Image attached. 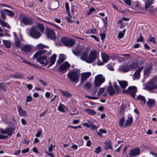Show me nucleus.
Here are the masks:
<instances>
[{"instance_id": "f257e3e1", "label": "nucleus", "mask_w": 157, "mask_h": 157, "mask_svg": "<svg viewBox=\"0 0 157 157\" xmlns=\"http://www.w3.org/2000/svg\"><path fill=\"white\" fill-rule=\"evenodd\" d=\"M90 50V48H86L84 50L80 57V59L87 63H91L98 58V53L95 50L91 51L88 57Z\"/></svg>"}, {"instance_id": "f03ea898", "label": "nucleus", "mask_w": 157, "mask_h": 157, "mask_svg": "<svg viewBox=\"0 0 157 157\" xmlns=\"http://www.w3.org/2000/svg\"><path fill=\"white\" fill-rule=\"evenodd\" d=\"M57 55L56 54H53L50 58V60L48 59L46 56H42L39 57L36 59V61L39 62L40 64L43 65L44 66L48 65V67H50L55 63Z\"/></svg>"}, {"instance_id": "7ed1b4c3", "label": "nucleus", "mask_w": 157, "mask_h": 157, "mask_svg": "<svg viewBox=\"0 0 157 157\" xmlns=\"http://www.w3.org/2000/svg\"><path fill=\"white\" fill-rule=\"evenodd\" d=\"M44 28L43 25L38 23L36 26H33L30 29L29 33L30 36L35 38H38L41 36V33H43Z\"/></svg>"}, {"instance_id": "20e7f679", "label": "nucleus", "mask_w": 157, "mask_h": 157, "mask_svg": "<svg viewBox=\"0 0 157 157\" xmlns=\"http://www.w3.org/2000/svg\"><path fill=\"white\" fill-rule=\"evenodd\" d=\"M70 81L72 82L77 83L79 82L80 73L78 71L74 69L70 71L67 74Z\"/></svg>"}, {"instance_id": "39448f33", "label": "nucleus", "mask_w": 157, "mask_h": 157, "mask_svg": "<svg viewBox=\"0 0 157 157\" xmlns=\"http://www.w3.org/2000/svg\"><path fill=\"white\" fill-rule=\"evenodd\" d=\"M157 78L155 77L151 79L145 86V89L148 90H152L157 88Z\"/></svg>"}, {"instance_id": "423d86ee", "label": "nucleus", "mask_w": 157, "mask_h": 157, "mask_svg": "<svg viewBox=\"0 0 157 157\" xmlns=\"http://www.w3.org/2000/svg\"><path fill=\"white\" fill-rule=\"evenodd\" d=\"M137 91V87L134 86H129L126 90L123 91V93H126L130 95L134 98H135L136 94Z\"/></svg>"}, {"instance_id": "0eeeda50", "label": "nucleus", "mask_w": 157, "mask_h": 157, "mask_svg": "<svg viewBox=\"0 0 157 157\" xmlns=\"http://www.w3.org/2000/svg\"><path fill=\"white\" fill-rule=\"evenodd\" d=\"M105 78L104 76L101 75H99L95 78V84L97 86H99L105 82Z\"/></svg>"}, {"instance_id": "6e6552de", "label": "nucleus", "mask_w": 157, "mask_h": 157, "mask_svg": "<svg viewBox=\"0 0 157 157\" xmlns=\"http://www.w3.org/2000/svg\"><path fill=\"white\" fill-rule=\"evenodd\" d=\"M61 41L65 46H72L75 43V41L72 39H68L66 37H63L61 39Z\"/></svg>"}, {"instance_id": "1a4fd4ad", "label": "nucleus", "mask_w": 157, "mask_h": 157, "mask_svg": "<svg viewBox=\"0 0 157 157\" xmlns=\"http://www.w3.org/2000/svg\"><path fill=\"white\" fill-rule=\"evenodd\" d=\"M84 47L83 46L79 45L77 46L75 49L72 50L74 54L76 56H80L82 55V52L84 49Z\"/></svg>"}, {"instance_id": "9d476101", "label": "nucleus", "mask_w": 157, "mask_h": 157, "mask_svg": "<svg viewBox=\"0 0 157 157\" xmlns=\"http://www.w3.org/2000/svg\"><path fill=\"white\" fill-rule=\"evenodd\" d=\"M140 154V149L138 147H136L131 149L129 151L128 155L130 157H133L138 155Z\"/></svg>"}, {"instance_id": "9b49d317", "label": "nucleus", "mask_w": 157, "mask_h": 157, "mask_svg": "<svg viewBox=\"0 0 157 157\" xmlns=\"http://www.w3.org/2000/svg\"><path fill=\"white\" fill-rule=\"evenodd\" d=\"M14 129L13 128H6L5 129L2 128H0V132L2 134H7L9 136H10L12 134V133L14 132Z\"/></svg>"}, {"instance_id": "f8f14e48", "label": "nucleus", "mask_w": 157, "mask_h": 157, "mask_svg": "<svg viewBox=\"0 0 157 157\" xmlns=\"http://www.w3.org/2000/svg\"><path fill=\"white\" fill-rule=\"evenodd\" d=\"M91 75V73L90 72L83 73L81 76L80 83L82 84L84 81L89 77Z\"/></svg>"}, {"instance_id": "ddd939ff", "label": "nucleus", "mask_w": 157, "mask_h": 157, "mask_svg": "<svg viewBox=\"0 0 157 157\" xmlns=\"http://www.w3.org/2000/svg\"><path fill=\"white\" fill-rule=\"evenodd\" d=\"M46 32L48 37L52 40L55 38V33L52 30L47 29L46 30Z\"/></svg>"}, {"instance_id": "4468645a", "label": "nucleus", "mask_w": 157, "mask_h": 157, "mask_svg": "<svg viewBox=\"0 0 157 157\" xmlns=\"http://www.w3.org/2000/svg\"><path fill=\"white\" fill-rule=\"evenodd\" d=\"M143 68V67L141 66L139 67L136 70V71L134 73L133 77L134 80L139 79L140 72Z\"/></svg>"}, {"instance_id": "2eb2a0df", "label": "nucleus", "mask_w": 157, "mask_h": 157, "mask_svg": "<svg viewBox=\"0 0 157 157\" xmlns=\"http://www.w3.org/2000/svg\"><path fill=\"white\" fill-rule=\"evenodd\" d=\"M21 22L25 25H31L32 24L33 21L31 18L26 17L22 18Z\"/></svg>"}, {"instance_id": "dca6fc26", "label": "nucleus", "mask_w": 157, "mask_h": 157, "mask_svg": "<svg viewBox=\"0 0 157 157\" xmlns=\"http://www.w3.org/2000/svg\"><path fill=\"white\" fill-rule=\"evenodd\" d=\"M136 100L138 101L142 105H144L146 103V101L144 97L141 95H139L137 97Z\"/></svg>"}, {"instance_id": "f3484780", "label": "nucleus", "mask_w": 157, "mask_h": 157, "mask_svg": "<svg viewBox=\"0 0 157 157\" xmlns=\"http://www.w3.org/2000/svg\"><path fill=\"white\" fill-rule=\"evenodd\" d=\"M70 66V65L67 62H66L59 66V70L61 72L62 71L66 70Z\"/></svg>"}, {"instance_id": "a211bd4d", "label": "nucleus", "mask_w": 157, "mask_h": 157, "mask_svg": "<svg viewBox=\"0 0 157 157\" xmlns=\"http://www.w3.org/2000/svg\"><path fill=\"white\" fill-rule=\"evenodd\" d=\"M17 108L18 110L19 115L20 116L25 117L27 115L26 111L23 110L20 105L18 106Z\"/></svg>"}, {"instance_id": "6ab92c4d", "label": "nucleus", "mask_w": 157, "mask_h": 157, "mask_svg": "<svg viewBox=\"0 0 157 157\" xmlns=\"http://www.w3.org/2000/svg\"><path fill=\"white\" fill-rule=\"evenodd\" d=\"M101 56L102 60L104 63H106L109 60V56L107 54L103 52L101 53Z\"/></svg>"}, {"instance_id": "aec40b11", "label": "nucleus", "mask_w": 157, "mask_h": 157, "mask_svg": "<svg viewBox=\"0 0 157 157\" xmlns=\"http://www.w3.org/2000/svg\"><path fill=\"white\" fill-rule=\"evenodd\" d=\"M155 100L153 99H148V100L147 102V104L148 108L153 107L155 105Z\"/></svg>"}, {"instance_id": "412c9836", "label": "nucleus", "mask_w": 157, "mask_h": 157, "mask_svg": "<svg viewBox=\"0 0 157 157\" xmlns=\"http://www.w3.org/2000/svg\"><path fill=\"white\" fill-rule=\"evenodd\" d=\"M67 109V108L64 105L61 103H60L57 109L58 111L63 113L65 112L66 110Z\"/></svg>"}, {"instance_id": "4be33fe9", "label": "nucleus", "mask_w": 157, "mask_h": 157, "mask_svg": "<svg viewBox=\"0 0 157 157\" xmlns=\"http://www.w3.org/2000/svg\"><path fill=\"white\" fill-rule=\"evenodd\" d=\"M45 51L44 50L39 51L36 52L34 54L33 57L34 59H35L36 58H38L39 57L42 56V55L44 53Z\"/></svg>"}, {"instance_id": "5701e85b", "label": "nucleus", "mask_w": 157, "mask_h": 157, "mask_svg": "<svg viewBox=\"0 0 157 157\" xmlns=\"http://www.w3.org/2000/svg\"><path fill=\"white\" fill-rule=\"evenodd\" d=\"M121 87L122 89L125 88L128 86L127 82L124 80L120 81L117 80Z\"/></svg>"}, {"instance_id": "b1692460", "label": "nucleus", "mask_w": 157, "mask_h": 157, "mask_svg": "<svg viewBox=\"0 0 157 157\" xmlns=\"http://www.w3.org/2000/svg\"><path fill=\"white\" fill-rule=\"evenodd\" d=\"M107 92L110 95H112L115 93L114 89L111 86H109L107 88Z\"/></svg>"}, {"instance_id": "393cba45", "label": "nucleus", "mask_w": 157, "mask_h": 157, "mask_svg": "<svg viewBox=\"0 0 157 157\" xmlns=\"http://www.w3.org/2000/svg\"><path fill=\"white\" fill-rule=\"evenodd\" d=\"M59 91L65 97L70 98L72 96V94L71 93L67 91H63L61 90H59Z\"/></svg>"}, {"instance_id": "a878e982", "label": "nucleus", "mask_w": 157, "mask_h": 157, "mask_svg": "<svg viewBox=\"0 0 157 157\" xmlns=\"http://www.w3.org/2000/svg\"><path fill=\"white\" fill-rule=\"evenodd\" d=\"M105 150H108L110 149H112V148L111 146L110 141H106L105 142Z\"/></svg>"}, {"instance_id": "bb28decb", "label": "nucleus", "mask_w": 157, "mask_h": 157, "mask_svg": "<svg viewBox=\"0 0 157 157\" xmlns=\"http://www.w3.org/2000/svg\"><path fill=\"white\" fill-rule=\"evenodd\" d=\"M22 50L25 52H29L31 50V48L29 45H25L22 47Z\"/></svg>"}, {"instance_id": "cd10ccee", "label": "nucleus", "mask_w": 157, "mask_h": 157, "mask_svg": "<svg viewBox=\"0 0 157 157\" xmlns=\"http://www.w3.org/2000/svg\"><path fill=\"white\" fill-rule=\"evenodd\" d=\"M133 121L132 118V117H128L126 121V123L125 124L124 126L126 127L130 125L132 123Z\"/></svg>"}, {"instance_id": "c85d7f7f", "label": "nucleus", "mask_w": 157, "mask_h": 157, "mask_svg": "<svg viewBox=\"0 0 157 157\" xmlns=\"http://www.w3.org/2000/svg\"><path fill=\"white\" fill-rule=\"evenodd\" d=\"M4 45L7 48H10L11 47V42L9 40H2Z\"/></svg>"}, {"instance_id": "c756f323", "label": "nucleus", "mask_w": 157, "mask_h": 157, "mask_svg": "<svg viewBox=\"0 0 157 157\" xmlns=\"http://www.w3.org/2000/svg\"><path fill=\"white\" fill-rule=\"evenodd\" d=\"M152 2L153 1L152 0H147L145 1V9L146 10H147L148 9Z\"/></svg>"}, {"instance_id": "7c9ffc66", "label": "nucleus", "mask_w": 157, "mask_h": 157, "mask_svg": "<svg viewBox=\"0 0 157 157\" xmlns=\"http://www.w3.org/2000/svg\"><path fill=\"white\" fill-rule=\"evenodd\" d=\"M119 69L120 71L124 72H128L129 70V67L125 66H120Z\"/></svg>"}, {"instance_id": "2f4dec72", "label": "nucleus", "mask_w": 157, "mask_h": 157, "mask_svg": "<svg viewBox=\"0 0 157 157\" xmlns=\"http://www.w3.org/2000/svg\"><path fill=\"white\" fill-rule=\"evenodd\" d=\"M0 24L2 27H6L7 28L10 29V26L6 22L0 19Z\"/></svg>"}, {"instance_id": "473e14b6", "label": "nucleus", "mask_w": 157, "mask_h": 157, "mask_svg": "<svg viewBox=\"0 0 157 157\" xmlns=\"http://www.w3.org/2000/svg\"><path fill=\"white\" fill-rule=\"evenodd\" d=\"M4 12L7 14L9 16L13 17L14 15L13 12L9 10L5 9L4 10Z\"/></svg>"}, {"instance_id": "72a5a7b5", "label": "nucleus", "mask_w": 157, "mask_h": 157, "mask_svg": "<svg viewBox=\"0 0 157 157\" xmlns=\"http://www.w3.org/2000/svg\"><path fill=\"white\" fill-rule=\"evenodd\" d=\"M20 41L19 38L15 39V44L16 47L18 48H21V46Z\"/></svg>"}, {"instance_id": "f704fd0d", "label": "nucleus", "mask_w": 157, "mask_h": 157, "mask_svg": "<svg viewBox=\"0 0 157 157\" xmlns=\"http://www.w3.org/2000/svg\"><path fill=\"white\" fill-rule=\"evenodd\" d=\"M65 59V56L63 54H60L59 56V59L57 63H61Z\"/></svg>"}, {"instance_id": "c9c22d12", "label": "nucleus", "mask_w": 157, "mask_h": 157, "mask_svg": "<svg viewBox=\"0 0 157 157\" xmlns=\"http://www.w3.org/2000/svg\"><path fill=\"white\" fill-rule=\"evenodd\" d=\"M91 87V85L90 83L89 82H87L84 84L83 88L86 90H88L90 89Z\"/></svg>"}, {"instance_id": "e433bc0d", "label": "nucleus", "mask_w": 157, "mask_h": 157, "mask_svg": "<svg viewBox=\"0 0 157 157\" xmlns=\"http://www.w3.org/2000/svg\"><path fill=\"white\" fill-rule=\"evenodd\" d=\"M151 69V67H147L144 70V74L145 75H148L150 73Z\"/></svg>"}, {"instance_id": "4c0bfd02", "label": "nucleus", "mask_w": 157, "mask_h": 157, "mask_svg": "<svg viewBox=\"0 0 157 157\" xmlns=\"http://www.w3.org/2000/svg\"><path fill=\"white\" fill-rule=\"evenodd\" d=\"M85 111L90 115H94L96 113V112L93 110L89 109H85Z\"/></svg>"}, {"instance_id": "58836bf2", "label": "nucleus", "mask_w": 157, "mask_h": 157, "mask_svg": "<svg viewBox=\"0 0 157 157\" xmlns=\"http://www.w3.org/2000/svg\"><path fill=\"white\" fill-rule=\"evenodd\" d=\"M138 67V64L136 63H133L129 65V67L132 69H135Z\"/></svg>"}, {"instance_id": "ea45409f", "label": "nucleus", "mask_w": 157, "mask_h": 157, "mask_svg": "<svg viewBox=\"0 0 157 157\" xmlns=\"http://www.w3.org/2000/svg\"><path fill=\"white\" fill-rule=\"evenodd\" d=\"M23 76L22 74H17L14 75H11V77L15 78H21Z\"/></svg>"}, {"instance_id": "a19ab883", "label": "nucleus", "mask_w": 157, "mask_h": 157, "mask_svg": "<svg viewBox=\"0 0 157 157\" xmlns=\"http://www.w3.org/2000/svg\"><path fill=\"white\" fill-rule=\"evenodd\" d=\"M37 48L40 49H41L43 48H48V47L47 46L43 44H40L38 45H37L36 46Z\"/></svg>"}, {"instance_id": "79ce46f5", "label": "nucleus", "mask_w": 157, "mask_h": 157, "mask_svg": "<svg viewBox=\"0 0 157 157\" xmlns=\"http://www.w3.org/2000/svg\"><path fill=\"white\" fill-rule=\"evenodd\" d=\"M65 7L66 11L67 13V14L69 16H70V14L69 11V6L67 3H66L65 4Z\"/></svg>"}, {"instance_id": "37998d69", "label": "nucleus", "mask_w": 157, "mask_h": 157, "mask_svg": "<svg viewBox=\"0 0 157 157\" xmlns=\"http://www.w3.org/2000/svg\"><path fill=\"white\" fill-rule=\"evenodd\" d=\"M124 121L125 119L124 117H122L120 120L119 121V124L121 127H122L123 126V124Z\"/></svg>"}, {"instance_id": "c03bdc74", "label": "nucleus", "mask_w": 157, "mask_h": 157, "mask_svg": "<svg viewBox=\"0 0 157 157\" xmlns=\"http://www.w3.org/2000/svg\"><path fill=\"white\" fill-rule=\"evenodd\" d=\"M125 109V106L124 105H121L120 109L119 110V112L121 114H122L124 113V110Z\"/></svg>"}, {"instance_id": "a18cd8bd", "label": "nucleus", "mask_w": 157, "mask_h": 157, "mask_svg": "<svg viewBox=\"0 0 157 157\" xmlns=\"http://www.w3.org/2000/svg\"><path fill=\"white\" fill-rule=\"evenodd\" d=\"M148 40L150 42H153L154 44H155V40L154 37L153 36H150L149 38L148 39Z\"/></svg>"}, {"instance_id": "49530a36", "label": "nucleus", "mask_w": 157, "mask_h": 157, "mask_svg": "<svg viewBox=\"0 0 157 157\" xmlns=\"http://www.w3.org/2000/svg\"><path fill=\"white\" fill-rule=\"evenodd\" d=\"M105 91V89L104 88H101L99 90L97 94L98 96H100L102 93H103Z\"/></svg>"}, {"instance_id": "de8ad7c7", "label": "nucleus", "mask_w": 157, "mask_h": 157, "mask_svg": "<svg viewBox=\"0 0 157 157\" xmlns=\"http://www.w3.org/2000/svg\"><path fill=\"white\" fill-rule=\"evenodd\" d=\"M107 67L110 70L113 71L114 70L113 66L111 64H108L107 65Z\"/></svg>"}, {"instance_id": "09e8293b", "label": "nucleus", "mask_w": 157, "mask_h": 157, "mask_svg": "<svg viewBox=\"0 0 157 157\" xmlns=\"http://www.w3.org/2000/svg\"><path fill=\"white\" fill-rule=\"evenodd\" d=\"M144 41V39L141 35H140L139 37L138 38L136 42H143Z\"/></svg>"}, {"instance_id": "8fccbe9b", "label": "nucleus", "mask_w": 157, "mask_h": 157, "mask_svg": "<svg viewBox=\"0 0 157 157\" xmlns=\"http://www.w3.org/2000/svg\"><path fill=\"white\" fill-rule=\"evenodd\" d=\"M32 100V97L31 95H29L26 97V102H30Z\"/></svg>"}, {"instance_id": "3c124183", "label": "nucleus", "mask_w": 157, "mask_h": 157, "mask_svg": "<svg viewBox=\"0 0 157 157\" xmlns=\"http://www.w3.org/2000/svg\"><path fill=\"white\" fill-rule=\"evenodd\" d=\"M6 89V87L3 84H0V90H5Z\"/></svg>"}, {"instance_id": "603ef678", "label": "nucleus", "mask_w": 157, "mask_h": 157, "mask_svg": "<svg viewBox=\"0 0 157 157\" xmlns=\"http://www.w3.org/2000/svg\"><path fill=\"white\" fill-rule=\"evenodd\" d=\"M5 13H5V12H4V10L2 11L1 12V18L3 19H5L6 18V16L5 15Z\"/></svg>"}, {"instance_id": "864d4df0", "label": "nucleus", "mask_w": 157, "mask_h": 157, "mask_svg": "<svg viewBox=\"0 0 157 157\" xmlns=\"http://www.w3.org/2000/svg\"><path fill=\"white\" fill-rule=\"evenodd\" d=\"M101 151V147H98L95 150V152L96 154H98Z\"/></svg>"}, {"instance_id": "5fc2aeb1", "label": "nucleus", "mask_w": 157, "mask_h": 157, "mask_svg": "<svg viewBox=\"0 0 157 157\" xmlns=\"http://www.w3.org/2000/svg\"><path fill=\"white\" fill-rule=\"evenodd\" d=\"M113 86L114 87L115 89V90H116L117 93H118L119 92V90L118 88V87L117 84L115 83H114L113 84Z\"/></svg>"}, {"instance_id": "6e6d98bb", "label": "nucleus", "mask_w": 157, "mask_h": 157, "mask_svg": "<svg viewBox=\"0 0 157 157\" xmlns=\"http://www.w3.org/2000/svg\"><path fill=\"white\" fill-rule=\"evenodd\" d=\"M95 11V9L93 8H90L89 11L87 13V14L88 15L90 14L92 12Z\"/></svg>"}, {"instance_id": "4d7b16f0", "label": "nucleus", "mask_w": 157, "mask_h": 157, "mask_svg": "<svg viewBox=\"0 0 157 157\" xmlns=\"http://www.w3.org/2000/svg\"><path fill=\"white\" fill-rule=\"evenodd\" d=\"M106 132V131L102 129H100L99 130V131L98 132V134L99 136H101V133H105Z\"/></svg>"}, {"instance_id": "13d9d810", "label": "nucleus", "mask_w": 157, "mask_h": 157, "mask_svg": "<svg viewBox=\"0 0 157 157\" xmlns=\"http://www.w3.org/2000/svg\"><path fill=\"white\" fill-rule=\"evenodd\" d=\"M124 2L128 5L131 6V0H124Z\"/></svg>"}, {"instance_id": "bf43d9fd", "label": "nucleus", "mask_w": 157, "mask_h": 157, "mask_svg": "<svg viewBox=\"0 0 157 157\" xmlns=\"http://www.w3.org/2000/svg\"><path fill=\"white\" fill-rule=\"evenodd\" d=\"M39 81L44 86H46L47 84V83L43 80L40 79Z\"/></svg>"}, {"instance_id": "052dcab7", "label": "nucleus", "mask_w": 157, "mask_h": 157, "mask_svg": "<svg viewBox=\"0 0 157 157\" xmlns=\"http://www.w3.org/2000/svg\"><path fill=\"white\" fill-rule=\"evenodd\" d=\"M89 128H90L91 129L94 130L96 129L97 127L95 125L90 124Z\"/></svg>"}, {"instance_id": "680f3d73", "label": "nucleus", "mask_w": 157, "mask_h": 157, "mask_svg": "<svg viewBox=\"0 0 157 157\" xmlns=\"http://www.w3.org/2000/svg\"><path fill=\"white\" fill-rule=\"evenodd\" d=\"M96 29L94 28H92L90 31L91 34H95L96 33Z\"/></svg>"}, {"instance_id": "e2e57ef3", "label": "nucleus", "mask_w": 157, "mask_h": 157, "mask_svg": "<svg viewBox=\"0 0 157 157\" xmlns=\"http://www.w3.org/2000/svg\"><path fill=\"white\" fill-rule=\"evenodd\" d=\"M54 147V146H53L52 144H51L50 145V147H48V151L49 152H51L52 151Z\"/></svg>"}, {"instance_id": "0e129e2a", "label": "nucleus", "mask_w": 157, "mask_h": 157, "mask_svg": "<svg viewBox=\"0 0 157 157\" xmlns=\"http://www.w3.org/2000/svg\"><path fill=\"white\" fill-rule=\"evenodd\" d=\"M29 151V148H27L22 150V152L23 153H25L28 152Z\"/></svg>"}, {"instance_id": "69168bd1", "label": "nucleus", "mask_w": 157, "mask_h": 157, "mask_svg": "<svg viewBox=\"0 0 157 157\" xmlns=\"http://www.w3.org/2000/svg\"><path fill=\"white\" fill-rule=\"evenodd\" d=\"M42 133V131L40 130L38 132H37L36 134V137H38L40 136L41 134Z\"/></svg>"}, {"instance_id": "338daca9", "label": "nucleus", "mask_w": 157, "mask_h": 157, "mask_svg": "<svg viewBox=\"0 0 157 157\" xmlns=\"http://www.w3.org/2000/svg\"><path fill=\"white\" fill-rule=\"evenodd\" d=\"M8 137L7 136H4L0 135V139H4L7 138Z\"/></svg>"}, {"instance_id": "774afa93", "label": "nucleus", "mask_w": 157, "mask_h": 157, "mask_svg": "<svg viewBox=\"0 0 157 157\" xmlns=\"http://www.w3.org/2000/svg\"><path fill=\"white\" fill-rule=\"evenodd\" d=\"M90 37L92 38H94L95 40H96L97 41H98L99 40V39L96 36L94 35H91L90 36Z\"/></svg>"}]
</instances>
